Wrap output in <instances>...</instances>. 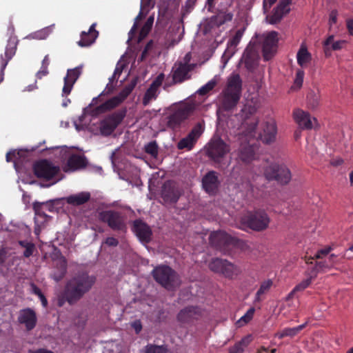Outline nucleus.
I'll return each instance as SVG.
<instances>
[{"label":"nucleus","mask_w":353,"mask_h":353,"mask_svg":"<svg viewBox=\"0 0 353 353\" xmlns=\"http://www.w3.org/2000/svg\"><path fill=\"white\" fill-rule=\"evenodd\" d=\"M96 282V276L79 272L66 282L63 290L57 296V305L63 307L67 302L72 305L88 293Z\"/></svg>","instance_id":"1"},{"label":"nucleus","mask_w":353,"mask_h":353,"mask_svg":"<svg viewBox=\"0 0 353 353\" xmlns=\"http://www.w3.org/2000/svg\"><path fill=\"white\" fill-rule=\"evenodd\" d=\"M243 81L237 73H232L228 78L226 85L219 97V109L232 111L239 103L242 94Z\"/></svg>","instance_id":"2"},{"label":"nucleus","mask_w":353,"mask_h":353,"mask_svg":"<svg viewBox=\"0 0 353 353\" xmlns=\"http://www.w3.org/2000/svg\"><path fill=\"white\" fill-rule=\"evenodd\" d=\"M98 219L100 221L106 223L114 232L125 233L127 231V217L124 213L108 210L99 212Z\"/></svg>","instance_id":"3"},{"label":"nucleus","mask_w":353,"mask_h":353,"mask_svg":"<svg viewBox=\"0 0 353 353\" xmlns=\"http://www.w3.org/2000/svg\"><path fill=\"white\" fill-rule=\"evenodd\" d=\"M152 275L155 281L168 290H173L179 285V276L176 272L168 265L155 267Z\"/></svg>","instance_id":"4"},{"label":"nucleus","mask_w":353,"mask_h":353,"mask_svg":"<svg viewBox=\"0 0 353 353\" xmlns=\"http://www.w3.org/2000/svg\"><path fill=\"white\" fill-rule=\"evenodd\" d=\"M259 108L256 101L247 100L241 108L240 112L236 114L241 121V125L247 128L248 132H254L258 125L259 120L254 117Z\"/></svg>","instance_id":"5"},{"label":"nucleus","mask_w":353,"mask_h":353,"mask_svg":"<svg viewBox=\"0 0 353 353\" xmlns=\"http://www.w3.org/2000/svg\"><path fill=\"white\" fill-rule=\"evenodd\" d=\"M242 228H250L254 231H263L269 225L270 218L267 213L262 210L248 212L241 218Z\"/></svg>","instance_id":"6"},{"label":"nucleus","mask_w":353,"mask_h":353,"mask_svg":"<svg viewBox=\"0 0 353 353\" xmlns=\"http://www.w3.org/2000/svg\"><path fill=\"white\" fill-rule=\"evenodd\" d=\"M230 151V146L219 137H214L208 143L206 154L219 168L223 159Z\"/></svg>","instance_id":"7"},{"label":"nucleus","mask_w":353,"mask_h":353,"mask_svg":"<svg viewBox=\"0 0 353 353\" xmlns=\"http://www.w3.org/2000/svg\"><path fill=\"white\" fill-rule=\"evenodd\" d=\"M264 176L268 181H276L281 185L288 184L292 179L289 168L284 163H273L264 169Z\"/></svg>","instance_id":"8"},{"label":"nucleus","mask_w":353,"mask_h":353,"mask_svg":"<svg viewBox=\"0 0 353 353\" xmlns=\"http://www.w3.org/2000/svg\"><path fill=\"white\" fill-rule=\"evenodd\" d=\"M194 110V105L190 103L178 105L167 116V126L172 130L179 128L181 124L193 114Z\"/></svg>","instance_id":"9"},{"label":"nucleus","mask_w":353,"mask_h":353,"mask_svg":"<svg viewBox=\"0 0 353 353\" xmlns=\"http://www.w3.org/2000/svg\"><path fill=\"white\" fill-rule=\"evenodd\" d=\"M210 240L216 249L224 254H227L232 248L239 247L243 244V241L221 231L211 234Z\"/></svg>","instance_id":"10"},{"label":"nucleus","mask_w":353,"mask_h":353,"mask_svg":"<svg viewBox=\"0 0 353 353\" xmlns=\"http://www.w3.org/2000/svg\"><path fill=\"white\" fill-rule=\"evenodd\" d=\"M208 267L214 273L221 274L225 278L233 279L241 273L239 267L225 259L215 258L209 263Z\"/></svg>","instance_id":"11"},{"label":"nucleus","mask_w":353,"mask_h":353,"mask_svg":"<svg viewBox=\"0 0 353 353\" xmlns=\"http://www.w3.org/2000/svg\"><path fill=\"white\" fill-rule=\"evenodd\" d=\"M127 113L126 108L119 110L107 116L99 123V130L103 136L110 135L122 122Z\"/></svg>","instance_id":"12"},{"label":"nucleus","mask_w":353,"mask_h":353,"mask_svg":"<svg viewBox=\"0 0 353 353\" xmlns=\"http://www.w3.org/2000/svg\"><path fill=\"white\" fill-rule=\"evenodd\" d=\"M32 170L37 178L45 181L52 179L60 171L59 167L46 159L36 161L33 164Z\"/></svg>","instance_id":"13"},{"label":"nucleus","mask_w":353,"mask_h":353,"mask_svg":"<svg viewBox=\"0 0 353 353\" xmlns=\"http://www.w3.org/2000/svg\"><path fill=\"white\" fill-rule=\"evenodd\" d=\"M262 37V51L265 61L270 59L276 53L278 47V32L270 31L263 33Z\"/></svg>","instance_id":"14"},{"label":"nucleus","mask_w":353,"mask_h":353,"mask_svg":"<svg viewBox=\"0 0 353 353\" xmlns=\"http://www.w3.org/2000/svg\"><path fill=\"white\" fill-rule=\"evenodd\" d=\"M18 41L15 37H10L6 46L4 54L0 56V83L4 79V70L8 62L15 55L17 49Z\"/></svg>","instance_id":"15"},{"label":"nucleus","mask_w":353,"mask_h":353,"mask_svg":"<svg viewBox=\"0 0 353 353\" xmlns=\"http://www.w3.org/2000/svg\"><path fill=\"white\" fill-rule=\"evenodd\" d=\"M181 195V192L174 181L168 180L163 183L161 190V198L165 203H176Z\"/></svg>","instance_id":"16"},{"label":"nucleus","mask_w":353,"mask_h":353,"mask_svg":"<svg viewBox=\"0 0 353 353\" xmlns=\"http://www.w3.org/2000/svg\"><path fill=\"white\" fill-rule=\"evenodd\" d=\"M203 130V125L201 123H197L188 134L179 141L178 143V148L180 150L185 148L191 150L202 134Z\"/></svg>","instance_id":"17"},{"label":"nucleus","mask_w":353,"mask_h":353,"mask_svg":"<svg viewBox=\"0 0 353 353\" xmlns=\"http://www.w3.org/2000/svg\"><path fill=\"white\" fill-rule=\"evenodd\" d=\"M194 65L181 61L177 62L172 68V79L175 83H180L190 78L189 74L194 69Z\"/></svg>","instance_id":"18"},{"label":"nucleus","mask_w":353,"mask_h":353,"mask_svg":"<svg viewBox=\"0 0 353 353\" xmlns=\"http://www.w3.org/2000/svg\"><path fill=\"white\" fill-rule=\"evenodd\" d=\"M292 0H281L279 5L273 9L272 13L266 16V21L270 24L279 23L284 15L290 12V5Z\"/></svg>","instance_id":"19"},{"label":"nucleus","mask_w":353,"mask_h":353,"mask_svg":"<svg viewBox=\"0 0 353 353\" xmlns=\"http://www.w3.org/2000/svg\"><path fill=\"white\" fill-rule=\"evenodd\" d=\"M82 73V66L79 65L67 70L66 76L64 77V85L62 89V96H67L70 94L73 86Z\"/></svg>","instance_id":"20"},{"label":"nucleus","mask_w":353,"mask_h":353,"mask_svg":"<svg viewBox=\"0 0 353 353\" xmlns=\"http://www.w3.org/2000/svg\"><path fill=\"white\" fill-rule=\"evenodd\" d=\"M132 231L143 243H148L152 239L150 227L141 219H137L133 223Z\"/></svg>","instance_id":"21"},{"label":"nucleus","mask_w":353,"mask_h":353,"mask_svg":"<svg viewBox=\"0 0 353 353\" xmlns=\"http://www.w3.org/2000/svg\"><path fill=\"white\" fill-rule=\"evenodd\" d=\"M220 181L218 174L215 171H210L204 175L202 179V186L204 190L209 194L214 195L216 194Z\"/></svg>","instance_id":"22"},{"label":"nucleus","mask_w":353,"mask_h":353,"mask_svg":"<svg viewBox=\"0 0 353 353\" xmlns=\"http://www.w3.org/2000/svg\"><path fill=\"white\" fill-rule=\"evenodd\" d=\"M294 119L299 127L304 130H311L317 123L316 118H312L310 114L301 109H296L293 112Z\"/></svg>","instance_id":"23"},{"label":"nucleus","mask_w":353,"mask_h":353,"mask_svg":"<svg viewBox=\"0 0 353 353\" xmlns=\"http://www.w3.org/2000/svg\"><path fill=\"white\" fill-rule=\"evenodd\" d=\"M18 321L21 324H24L27 330H32L35 327L37 321L35 312L31 308L21 310L19 312Z\"/></svg>","instance_id":"24"},{"label":"nucleus","mask_w":353,"mask_h":353,"mask_svg":"<svg viewBox=\"0 0 353 353\" xmlns=\"http://www.w3.org/2000/svg\"><path fill=\"white\" fill-rule=\"evenodd\" d=\"M277 128L274 121H267L264 123L262 132L259 134L260 140L265 143L270 144L276 139Z\"/></svg>","instance_id":"25"},{"label":"nucleus","mask_w":353,"mask_h":353,"mask_svg":"<svg viewBox=\"0 0 353 353\" xmlns=\"http://www.w3.org/2000/svg\"><path fill=\"white\" fill-rule=\"evenodd\" d=\"M238 160L248 164L255 159L256 147L248 143H242L238 150Z\"/></svg>","instance_id":"26"},{"label":"nucleus","mask_w":353,"mask_h":353,"mask_svg":"<svg viewBox=\"0 0 353 353\" xmlns=\"http://www.w3.org/2000/svg\"><path fill=\"white\" fill-rule=\"evenodd\" d=\"M241 61L249 71L254 70L258 63V54L253 47H248L243 54Z\"/></svg>","instance_id":"27"},{"label":"nucleus","mask_w":353,"mask_h":353,"mask_svg":"<svg viewBox=\"0 0 353 353\" xmlns=\"http://www.w3.org/2000/svg\"><path fill=\"white\" fill-rule=\"evenodd\" d=\"M96 23H92L88 31H83L81 33V39L77 42L81 47H88L94 43L99 36V32L95 29Z\"/></svg>","instance_id":"28"},{"label":"nucleus","mask_w":353,"mask_h":353,"mask_svg":"<svg viewBox=\"0 0 353 353\" xmlns=\"http://www.w3.org/2000/svg\"><path fill=\"white\" fill-rule=\"evenodd\" d=\"M87 164L88 161L85 156L74 154L69 157L66 164L68 169H65V171H75L84 168Z\"/></svg>","instance_id":"29"},{"label":"nucleus","mask_w":353,"mask_h":353,"mask_svg":"<svg viewBox=\"0 0 353 353\" xmlns=\"http://www.w3.org/2000/svg\"><path fill=\"white\" fill-rule=\"evenodd\" d=\"M200 315V309L195 306H188L181 310L178 315L177 319L181 323H190L197 316Z\"/></svg>","instance_id":"30"},{"label":"nucleus","mask_w":353,"mask_h":353,"mask_svg":"<svg viewBox=\"0 0 353 353\" xmlns=\"http://www.w3.org/2000/svg\"><path fill=\"white\" fill-rule=\"evenodd\" d=\"M232 6L227 3H219L218 6V15L217 20L219 25H223L226 23L232 21L233 19L234 14L228 11V8Z\"/></svg>","instance_id":"31"},{"label":"nucleus","mask_w":353,"mask_h":353,"mask_svg":"<svg viewBox=\"0 0 353 353\" xmlns=\"http://www.w3.org/2000/svg\"><path fill=\"white\" fill-rule=\"evenodd\" d=\"M244 30L240 29L238 30L234 35L228 41V48L224 52L223 56H227L228 54V58H230L235 52V48L239 43L243 34Z\"/></svg>","instance_id":"32"},{"label":"nucleus","mask_w":353,"mask_h":353,"mask_svg":"<svg viewBox=\"0 0 353 353\" xmlns=\"http://www.w3.org/2000/svg\"><path fill=\"white\" fill-rule=\"evenodd\" d=\"M90 199V193L81 192L76 194H72L66 198V202L72 205H81Z\"/></svg>","instance_id":"33"},{"label":"nucleus","mask_w":353,"mask_h":353,"mask_svg":"<svg viewBox=\"0 0 353 353\" xmlns=\"http://www.w3.org/2000/svg\"><path fill=\"white\" fill-rule=\"evenodd\" d=\"M121 101L117 96L113 97L101 104L95 109V114H101L111 110L121 103Z\"/></svg>","instance_id":"34"},{"label":"nucleus","mask_w":353,"mask_h":353,"mask_svg":"<svg viewBox=\"0 0 353 353\" xmlns=\"http://www.w3.org/2000/svg\"><path fill=\"white\" fill-rule=\"evenodd\" d=\"M334 262H330L328 260L316 262L314 266L308 269L311 272V277L316 278L318 273L325 270H330Z\"/></svg>","instance_id":"35"},{"label":"nucleus","mask_w":353,"mask_h":353,"mask_svg":"<svg viewBox=\"0 0 353 353\" xmlns=\"http://www.w3.org/2000/svg\"><path fill=\"white\" fill-rule=\"evenodd\" d=\"M334 35L329 36L327 39L323 42L324 50L325 54H327V51L330 50L329 46H331V50H339L343 48V46L345 44V41L344 40H339L334 41Z\"/></svg>","instance_id":"36"},{"label":"nucleus","mask_w":353,"mask_h":353,"mask_svg":"<svg viewBox=\"0 0 353 353\" xmlns=\"http://www.w3.org/2000/svg\"><path fill=\"white\" fill-rule=\"evenodd\" d=\"M320 93L319 90H310L307 94V105L308 108L314 110L320 104Z\"/></svg>","instance_id":"37"},{"label":"nucleus","mask_w":353,"mask_h":353,"mask_svg":"<svg viewBox=\"0 0 353 353\" xmlns=\"http://www.w3.org/2000/svg\"><path fill=\"white\" fill-rule=\"evenodd\" d=\"M297 63L301 67H305L312 59L311 54L305 46H301L296 54Z\"/></svg>","instance_id":"38"},{"label":"nucleus","mask_w":353,"mask_h":353,"mask_svg":"<svg viewBox=\"0 0 353 353\" xmlns=\"http://www.w3.org/2000/svg\"><path fill=\"white\" fill-rule=\"evenodd\" d=\"M306 325V323H303L294 327H287L276 333V336L279 339H283L285 336L293 337L296 336L299 332H301Z\"/></svg>","instance_id":"39"},{"label":"nucleus","mask_w":353,"mask_h":353,"mask_svg":"<svg viewBox=\"0 0 353 353\" xmlns=\"http://www.w3.org/2000/svg\"><path fill=\"white\" fill-rule=\"evenodd\" d=\"M272 285V281L270 279L261 283L259 289L255 295V302H260L261 301V296L269 291Z\"/></svg>","instance_id":"40"},{"label":"nucleus","mask_w":353,"mask_h":353,"mask_svg":"<svg viewBox=\"0 0 353 353\" xmlns=\"http://www.w3.org/2000/svg\"><path fill=\"white\" fill-rule=\"evenodd\" d=\"M19 245L25 248V250L23 252V256L26 258H29L31 256L34 250H35V245L30 241H19Z\"/></svg>","instance_id":"41"},{"label":"nucleus","mask_w":353,"mask_h":353,"mask_svg":"<svg viewBox=\"0 0 353 353\" xmlns=\"http://www.w3.org/2000/svg\"><path fill=\"white\" fill-rule=\"evenodd\" d=\"M249 343L248 338L245 337L240 341L236 343L233 346L230 347L229 352L230 353H243L244 347L248 346Z\"/></svg>","instance_id":"42"},{"label":"nucleus","mask_w":353,"mask_h":353,"mask_svg":"<svg viewBox=\"0 0 353 353\" xmlns=\"http://www.w3.org/2000/svg\"><path fill=\"white\" fill-rule=\"evenodd\" d=\"M254 312V307H250L246 313L236 321V325L238 327H242L248 323L252 319Z\"/></svg>","instance_id":"43"},{"label":"nucleus","mask_w":353,"mask_h":353,"mask_svg":"<svg viewBox=\"0 0 353 353\" xmlns=\"http://www.w3.org/2000/svg\"><path fill=\"white\" fill-rule=\"evenodd\" d=\"M154 22V18L152 17H150L143 26L141 28L140 32L139 34V41L144 39L150 32L152 29V25Z\"/></svg>","instance_id":"44"},{"label":"nucleus","mask_w":353,"mask_h":353,"mask_svg":"<svg viewBox=\"0 0 353 353\" xmlns=\"http://www.w3.org/2000/svg\"><path fill=\"white\" fill-rule=\"evenodd\" d=\"M157 91L158 89L150 85L144 94L143 104L147 105L151 100L155 99L157 97Z\"/></svg>","instance_id":"45"},{"label":"nucleus","mask_w":353,"mask_h":353,"mask_svg":"<svg viewBox=\"0 0 353 353\" xmlns=\"http://www.w3.org/2000/svg\"><path fill=\"white\" fill-rule=\"evenodd\" d=\"M145 353H170V352L163 345L149 344L145 346Z\"/></svg>","instance_id":"46"},{"label":"nucleus","mask_w":353,"mask_h":353,"mask_svg":"<svg viewBox=\"0 0 353 353\" xmlns=\"http://www.w3.org/2000/svg\"><path fill=\"white\" fill-rule=\"evenodd\" d=\"M52 32V27L48 26L31 34L34 39H45Z\"/></svg>","instance_id":"47"},{"label":"nucleus","mask_w":353,"mask_h":353,"mask_svg":"<svg viewBox=\"0 0 353 353\" xmlns=\"http://www.w3.org/2000/svg\"><path fill=\"white\" fill-rule=\"evenodd\" d=\"M307 272L309 277L296 285L294 288V292L303 291L310 285L312 280L314 278L311 277V272L309 270H307Z\"/></svg>","instance_id":"48"},{"label":"nucleus","mask_w":353,"mask_h":353,"mask_svg":"<svg viewBox=\"0 0 353 353\" xmlns=\"http://www.w3.org/2000/svg\"><path fill=\"white\" fill-rule=\"evenodd\" d=\"M196 1L197 0H186L185 5L182 7L181 9L183 17L188 15L193 10L196 3Z\"/></svg>","instance_id":"49"},{"label":"nucleus","mask_w":353,"mask_h":353,"mask_svg":"<svg viewBox=\"0 0 353 353\" xmlns=\"http://www.w3.org/2000/svg\"><path fill=\"white\" fill-rule=\"evenodd\" d=\"M145 152L152 157L158 154V145L156 141H151L145 146Z\"/></svg>","instance_id":"50"},{"label":"nucleus","mask_w":353,"mask_h":353,"mask_svg":"<svg viewBox=\"0 0 353 353\" xmlns=\"http://www.w3.org/2000/svg\"><path fill=\"white\" fill-rule=\"evenodd\" d=\"M216 85V82L214 80H211L208 81L205 85L202 86L199 90L198 93L200 95H205L208 94L210 91L213 90V88Z\"/></svg>","instance_id":"51"},{"label":"nucleus","mask_w":353,"mask_h":353,"mask_svg":"<svg viewBox=\"0 0 353 353\" xmlns=\"http://www.w3.org/2000/svg\"><path fill=\"white\" fill-rule=\"evenodd\" d=\"M43 203L39 202H34L33 203L32 208L34 211L35 215L40 216L44 219H46L48 216L47 214L43 212L42 208H43Z\"/></svg>","instance_id":"52"},{"label":"nucleus","mask_w":353,"mask_h":353,"mask_svg":"<svg viewBox=\"0 0 353 353\" xmlns=\"http://www.w3.org/2000/svg\"><path fill=\"white\" fill-rule=\"evenodd\" d=\"M305 72L303 70L299 69L296 72V77L294 79V85H296L297 88H300L303 82V78H304Z\"/></svg>","instance_id":"53"},{"label":"nucleus","mask_w":353,"mask_h":353,"mask_svg":"<svg viewBox=\"0 0 353 353\" xmlns=\"http://www.w3.org/2000/svg\"><path fill=\"white\" fill-rule=\"evenodd\" d=\"M142 19V12H140L139 14L135 18V21L134 23V25L132 26L131 30H130L128 35H129V39H132V38L134 37V35L137 33V28H138V22Z\"/></svg>","instance_id":"54"},{"label":"nucleus","mask_w":353,"mask_h":353,"mask_svg":"<svg viewBox=\"0 0 353 353\" xmlns=\"http://www.w3.org/2000/svg\"><path fill=\"white\" fill-rule=\"evenodd\" d=\"M165 75L163 73H160L155 79L152 81L151 83V86L159 89V88L161 85L163 80H164Z\"/></svg>","instance_id":"55"},{"label":"nucleus","mask_w":353,"mask_h":353,"mask_svg":"<svg viewBox=\"0 0 353 353\" xmlns=\"http://www.w3.org/2000/svg\"><path fill=\"white\" fill-rule=\"evenodd\" d=\"M331 250H332L331 247H327L324 249L319 250L315 254V259H322L323 256L328 254Z\"/></svg>","instance_id":"56"},{"label":"nucleus","mask_w":353,"mask_h":353,"mask_svg":"<svg viewBox=\"0 0 353 353\" xmlns=\"http://www.w3.org/2000/svg\"><path fill=\"white\" fill-rule=\"evenodd\" d=\"M105 244L109 246H117L119 244V241L114 237H108L105 241Z\"/></svg>","instance_id":"57"},{"label":"nucleus","mask_w":353,"mask_h":353,"mask_svg":"<svg viewBox=\"0 0 353 353\" xmlns=\"http://www.w3.org/2000/svg\"><path fill=\"white\" fill-rule=\"evenodd\" d=\"M48 67L41 65L40 70L37 73V77L38 79H41L43 77L47 75L48 74Z\"/></svg>","instance_id":"58"},{"label":"nucleus","mask_w":353,"mask_h":353,"mask_svg":"<svg viewBox=\"0 0 353 353\" xmlns=\"http://www.w3.org/2000/svg\"><path fill=\"white\" fill-rule=\"evenodd\" d=\"M152 41H150V42H148L147 43V45L145 46L144 50H143V52L141 53V57H140V61H142L145 58V57L148 54V50L152 47Z\"/></svg>","instance_id":"59"},{"label":"nucleus","mask_w":353,"mask_h":353,"mask_svg":"<svg viewBox=\"0 0 353 353\" xmlns=\"http://www.w3.org/2000/svg\"><path fill=\"white\" fill-rule=\"evenodd\" d=\"M19 154V152H16V151H9L6 154V161L7 162H12L14 161V159L16 158L17 155Z\"/></svg>","instance_id":"60"},{"label":"nucleus","mask_w":353,"mask_h":353,"mask_svg":"<svg viewBox=\"0 0 353 353\" xmlns=\"http://www.w3.org/2000/svg\"><path fill=\"white\" fill-rule=\"evenodd\" d=\"M132 327L137 334H139L142 330V324L139 320H137L132 323Z\"/></svg>","instance_id":"61"},{"label":"nucleus","mask_w":353,"mask_h":353,"mask_svg":"<svg viewBox=\"0 0 353 353\" xmlns=\"http://www.w3.org/2000/svg\"><path fill=\"white\" fill-rule=\"evenodd\" d=\"M28 353H54L46 348H39L34 350H29Z\"/></svg>","instance_id":"62"},{"label":"nucleus","mask_w":353,"mask_h":353,"mask_svg":"<svg viewBox=\"0 0 353 353\" xmlns=\"http://www.w3.org/2000/svg\"><path fill=\"white\" fill-rule=\"evenodd\" d=\"M346 26L350 34L353 35V20L348 19L346 21Z\"/></svg>","instance_id":"63"},{"label":"nucleus","mask_w":353,"mask_h":353,"mask_svg":"<svg viewBox=\"0 0 353 353\" xmlns=\"http://www.w3.org/2000/svg\"><path fill=\"white\" fill-rule=\"evenodd\" d=\"M129 95L130 94L127 93L124 89H122V90L117 96L119 97V99H121V102H123Z\"/></svg>","instance_id":"64"}]
</instances>
